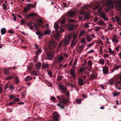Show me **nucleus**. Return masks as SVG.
Returning <instances> with one entry per match:
<instances>
[{
  "label": "nucleus",
  "instance_id": "22",
  "mask_svg": "<svg viewBox=\"0 0 121 121\" xmlns=\"http://www.w3.org/2000/svg\"><path fill=\"white\" fill-rule=\"evenodd\" d=\"M36 16V14L34 13H32L28 15H26V17L28 18V17H30L31 16Z\"/></svg>",
  "mask_w": 121,
  "mask_h": 121
},
{
  "label": "nucleus",
  "instance_id": "64",
  "mask_svg": "<svg viewBox=\"0 0 121 121\" xmlns=\"http://www.w3.org/2000/svg\"><path fill=\"white\" fill-rule=\"evenodd\" d=\"M94 52V50H93L91 49V50L89 52V53H93Z\"/></svg>",
  "mask_w": 121,
  "mask_h": 121
},
{
  "label": "nucleus",
  "instance_id": "33",
  "mask_svg": "<svg viewBox=\"0 0 121 121\" xmlns=\"http://www.w3.org/2000/svg\"><path fill=\"white\" fill-rule=\"evenodd\" d=\"M86 39L87 41L88 42H90L91 40V36L88 35L87 36Z\"/></svg>",
  "mask_w": 121,
  "mask_h": 121
},
{
  "label": "nucleus",
  "instance_id": "48",
  "mask_svg": "<svg viewBox=\"0 0 121 121\" xmlns=\"http://www.w3.org/2000/svg\"><path fill=\"white\" fill-rule=\"evenodd\" d=\"M3 9L5 10H7V6L5 4H3Z\"/></svg>",
  "mask_w": 121,
  "mask_h": 121
},
{
  "label": "nucleus",
  "instance_id": "8",
  "mask_svg": "<svg viewBox=\"0 0 121 121\" xmlns=\"http://www.w3.org/2000/svg\"><path fill=\"white\" fill-rule=\"evenodd\" d=\"M47 60H52L53 56V54L52 52H47L46 53Z\"/></svg>",
  "mask_w": 121,
  "mask_h": 121
},
{
  "label": "nucleus",
  "instance_id": "23",
  "mask_svg": "<svg viewBox=\"0 0 121 121\" xmlns=\"http://www.w3.org/2000/svg\"><path fill=\"white\" fill-rule=\"evenodd\" d=\"M68 16L69 17H74V13L72 12H70L68 13Z\"/></svg>",
  "mask_w": 121,
  "mask_h": 121
},
{
  "label": "nucleus",
  "instance_id": "29",
  "mask_svg": "<svg viewBox=\"0 0 121 121\" xmlns=\"http://www.w3.org/2000/svg\"><path fill=\"white\" fill-rule=\"evenodd\" d=\"M6 30L5 28H2L1 30V33L3 35L5 34L6 33Z\"/></svg>",
  "mask_w": 121,
  "mask_h": 121
},
{
  "label": "nucleus",
  "instance_id": "56",
  "mask_svg": "<svg viewBox=\"0 0 121 121\" xmlns=\"http://www.w3.org/2000/svg\"><path fill=\"white\" fill-rule=\"evenodd\" d=\"M9 71L7 69H5L4 70V73L5 75H7L9 73Z\"/></svg>",
  "mask_w": 121,
  "mask_h": 121
},
{
  "label": "nucleus",
  "instance_id": "34",
  "mask_svg": "<svg viewBox=\"0 0 121 121\" xmlns=\"http://www.w3.org/2000/svg\"><path fill=\"white\" fill-rule=\"evenodd\" d=\"M97 43L101 45H103V43L102 41L100 39H99L97 41Z\"/></svg>",
  "mask_w": 121,
  "mask_h": 121
},
{
  "label": "nucleus",
  "instance_id": "9",
  "mask_svg": "<svg viewBox=\"0 0 121 121\" xmlns=\"http://www.w3.org/2000/svg\"><path fill=\"white\" fill-rule=\"evenodd\" d=\"M76 34H74L73 35V39L71 44V46H74L76 45L77 42L76 38Z\"/></svg>",
  "mask_w": 121,
  "mask_h": 121
},
{
  "label": "nucleus",
  "instance_id": "35",
  "mask_svg": "<svg viewBox=\"0 0 121 121\" xmlns=\"http://www.w3.org/2000/svg\"><path fill=\"white\" fill-rule=\"evenodd\" d=\"M115 18L116 21L117 22H119L121 21V19L118 16H115Z\"/></svg>",
  "mask_w": 121,
  "mask_h": 121
},
{
  "label": "nucleus",
  "instance_id": "47",
  "mask_svg": "<svg viewBox=\"0 0 121 121\" xmlns=\"http://www.w3.org/2000/svg\"><path fill=\"white\" fill-rule=\"evenodd\" d=\"M88 65L90 66L92 65V62L91 61H89L87 63Z\"/></svg>",
  "mask_w": 121,
  "mask_h": 121
},
{
  "label": "nucleus",
  "instance_id": "54",
  "mask_svg": "<svg viewBox=\"0 0 121 121\" xmlns=\"http://www.w3.org/2000/svg\"><path fill=\"white\" fill-rule=\"evenodd\" d=\"M31 73L32 74H34L36 76L37 75V73H35L34 71H32L31 72Z\"/></svg>",
  "mask_w": 121,
  "mask_h": 121
},
{
  "label": "nucleus",
  "instance_id": "17",
  "mask_svg": "<svg viewBox=\"0 0 121 121\" xmlns=\"http://www.w3.org/2000/svg\"><path fill=\"white\" fill-rule=\"evenodd\" d=\"M103 73L104 74H106L108 72V67H104L103 69Z\"/></svg>",
  "mask_w": 121,
  "mask_h": 121
},
{
  "label": "nucleus",
  "instance_id": "44",
  "mask_svg": "<svg viewBox=\"0 0 121 121\" xmlns=\"http://www.w3.org/2000/svg\"><path fill=\"white\" fill-rule=\"evenodd\" d=\"M16 103L14 101H11L10 102V103H9L8 104V105H13V104H15Z\"/></svg>",
  "mask_w": 121,
  "mask_h": 121
},
{
  "label": "nucleus",
  "instance_id": "3",
  "mask_svg": "<svg viewBox=\"0 0 121 121\" xmlns=\"http://www.w3.org/2000/svg\"><path fill=\"white\" fill-rule=\"evenodd\" d=\"M36 34L38 35V38L39 39H41V37H42L44 35H50L51 33V31L49 30H46L44 32V34H43L40 31H37L36 32Z\"/></svg>",
  "mask_w": 121,
  "mask_h": 121
},
{
  "label": "nucleus",
  "instance_id": "32",
  "mask_svg": "<svg viewBox=\"0 0 121 121\" xmlns=\"http://www.w3.org/2000/svg\"><path fill=\"white\" fill-rule=\"evenodd\" d=\"M106 16L104 12L101 13L100 14V17L102 18Z\"/></svg>",
  "mask_w": 121,
  "mask_h": 121
},
{
  "label": "nucleus",
  "instance_id": "2",
  "mask_svg": "<svg viewBox=\"0 0 121 121\" xmlns=\"http://www.w3.org/2000/svg\"><path fill=\"white\" fill-rule=\"evenodd\" d=\"M54 27L56 33L54 34L53 36L56 40L57 41H59L60 39L59 37L60 33V32L58 31L59 28V25L55 23L54 24Z\"/></svg>",
  "mask_w": 121,
  "mask_h": 121
},
{
  "label": "nucleus",
  "instance_id": "30",
  "mask_svg": "<svg viewBox=\"0 0 121 121\" xmlns=\"http://www.w3.org/2000/svg\"><path fill=\"white\" fill-rule=\"evenodd\" d=\"M79 72L80 73H84L85 72V69L84 67H81L80 69Z\"/></svg>",
  "mask_w": 121,
  "mask_h": 121
},
{
  "label": "nucleus",
  "instance_id": "15",
  "mask_svg": "<svg viewBox=\"0 0 121 121\" xmlns=\"http://www.w3.org/2000/svg\"><path fill=\"white\" fill-rule=\"evenodd\" d=\"M37 24H36L35 23L33 26H34L35 29L37 30H38V25H39V26H40L42 28H43L44 27V26L43 25L40 24L39 22H38Z\"/></svg>",
  "mask_w": 121,
  "mask_h": 121
},
{
  "label": "nucleus",
  "instance_id": "11",
  "mask_svg": "<svg viewBox=\"0 0 121 121\" xmlns=\"http://www.w3.org/2000/svg\"><path fill=\"white\" fill-rule=\"evenodd\" d=\"M92 73L90 75L91 77L90 78H88V79H89L90 80L92 81V79L95 78L97 75L96 73L94 71H92Z\"/></svg>",
  "mask_w": 121,
  "mask_h": 121
},
{
  "label": "nucleus",
  "instance_id": "10",
  "mask_svg": "<svg viewBox=\"0 0 121 121\" xmlns=\"http://www.w3.org/2000/svg\"><path fill=\"white\" fill-rule=\"evenodd\" d=\"M77 27L76 25L70 24L68 26V28L69 31H72L74 30Z\"/></svg>",
  "mask_w": 121,
  "mask_h": 121
},
{
  "label": "nucleus",
  "instance_id": "7",
  "mask_svg": "<svg viewBox=\"0 0 121 121\" xmlns=\"http://www.w3.org/2000/svg\"><path fill=\"white\" fill-rule=\"evenodd\" d=\"M57 44V43L55 41L52 40L50 43L49 46L51 49L54 48L56 47Z\"/></svg>",
  "mask_w": 121,
  "mask_h": 121
},
{
  "label": "nucleus",
  "instance_id": "25",
  "mask_svg": "<svg viewBox=\"0 0 121 121\" xmlns=\"http://www.w3.org/2000/svg\"><path fill=\"white\" fill-rule=\"evenodd\" d=\"M99 63L102 65L104 64L105 62V60L103 58H101L99 59V61H98Z\"/></svg>",
  "mask_w": 121,
  "mask_h": 121
},
{
  "label": "nucleus",
  "instance_id": "41",
  "mask_svg": "<svg viewBox=\"0 0 121 121\" xmlns=\"http://www.w3.org/2000/svg\"><path fill=\"white\" fill-rule=\"evenodd\" d=\"M15 97V96L14 95H10L9 98L10 99H12L14 98Z\"/></svg>",
  "mask_w": 121,
  "mask_h": 121
},
{
  "label": "nucleus",
  "instance_id": "43",
  "mask_svg": "<svg viewBox=\"0 0 121 121\" xmlns=\"http://www.w3.org/2000/svg\"><path fill=\"white\" fill-rule=\"evenodd\" d=\"M62 79V76L60 75L58 76V77L57 80L58 81L61 80Z\"/></svg>",
  "mask_w": 121,
  "mask_h": 121
},
{
  "label": "nucleus",
  "instance_id": "28",
  "mask_svg": "<svg viewBox=\"0 0 121 121\" xmlns=\"http://www.w3.org/2000/svg\"><path fill=\"white\" fill-rule=\"evenodd\" d=\"M85 31H84L83 30H81V31L79 35V37H81L83 34L85 35Z\"/></svg>",
  "mask_w": 121,
  "mask_h": 121
},
{
  "label": "nucleus",
  "instance_id": "62",
  "mask_svg": "<svg viewBox=\"0 0 121 121\" xmlns=\"http://www.w3.org/2000/svg\"><path fill=\"white\" fill-rule=\"evenodd\" d=\"M84 26L86 28H89V26L88 25V23H86L84 24Z\"/></svg>",
  "mask_w": 121,
  "mask_h": 121
},
{
  "label": "nucleus",
  "instance_id": "18",
  "mask_svg": "<svg viewBox=\"0 0 121 121\" xmlns=\"http://www.w3.org/2000/svg\"><path fill=\"white\" fill-rule=\"evenodd\" d=\"M49 65L48 64L45 63L43 62V64L42 65V68L43 69H45L48 68Z\"/></svg>",
  "mask_w": 121,
  "mask_h": 121
},
{
  "label": "nucleus",
  "instance_id": "14",
  "mask_svg": "<svg viewBox=\"0 0 121 121\" xmlns=\"http://www.w3.org/2000/svg\"><path fill=\"white\" fill-rule=\"evenodd\" d=\"M61 99L62 100L63 103L65 104H66L68 103L69 100L66 98H65L64 96L61 95Z\"/></svg>",
  "mask_w": 121,
  "mask_h": 121
},
{
  "label": "nucleus",
  "instance_id": "21",
  "mask_svg": "<svg viewBox=\"0 0 121 121\" xmlns=\"http://www.w3.org/2000/svg\"><path fill=\"white\" fill-rule=\"evenodd\" d=\"M41 63L39 62H38L35 65V67L37 69H39L41 68Z\"/></svg>",
  "mask_w": 121,
  "mask_h": 121
},
{
  "label": "nucleus",
  "instance_id": "40",
  "mask_svg": "<svg viewBox=\"0 0 121 121\" xmlns=\"http://www.w3.org/2000/svg\"><path fill=\"white\" fill-rule=\"evenodd\" d=\"M15 79L16 81V84H18L19 83V80L18 78L17 77H16L15 78Z\"/></svg>",
  "mask_w": 121,
  "mask_h": 121
},
{
  "label": "nucleus",
  "instance_id": "58",
  "mask_svg": "<svg viewBox=\"0 0 121 121\" xmlns=\"http://www.w3.org/2000/svg\"><path fill=\"white\" fill-rule=\"evenodd\" d=\"M113 68L115 70H117L119 68L118 65L114 67Z\"/></svg>",
  "mask_w": 121,
  "mask_h": 121
},
{
  "label": "nucleus",
  "instance_id": "39",
  "mask_svg": "<svg viewBox=\"0 0 121 121\" xmlns=\"http://www.w3.org/2000/svg\"><path fill=\"white\" fill-rule=\"evenodd\" d=\"M109 52L110 53L112 54H113L114 53V52L113 51H112L111 48H110L109 49Z\"/></svg>",
  "mask_w": 121,
  "mask_h": 121
},
{
  "label": "nucleus",
  "instance_id": "59",
  "mask_svg": "<svg viewBox=\"0 0 121 121\" xmlns=\"http://www.w3.org/2000/svg\"><path fill=\"white\" fill-rule=\"evenodd\" d=\"M100 7V5H97L96 6H95L94 8L95 9H98L99 7Z\"/></svg>",
  "mask_w": 121,
  "mask_h": 121
},
{
  "label": "nucleus",
  "instance_id": "46",
  "mask_svg": "<svg viewBox=\"0 0 121 121\" xmlns=\"http://www.w3.org/2000/svg\"><path fill=\"white\" fill-rule=\"evenodd\" d=\"M113 95L114 96H117L119 95V94H118L117 92H115L114 93Z\"/></svg>",
  "mask_w": 121,
  "mask_h": 121
},
{
  "label": "nucleus",
  "instance_id": "1",
  "mask_svg": "<svg viewBox=\"0 0 121 121\" xmlns=\"http://www.w3.org/2000/svg\"><path fill=\"white\" fill-rule=\"evenodd\" d=\"M113 2L114 4H116L115 8L117 10L121 11V2L119 1L117 3L116 0H109L108 1L107 4V10L109 11L113 7Z\"/></svg>",
  "mask_w": 121,
  "mask_h": 121
},
{
  "label": "nucleus",
  "instance_id": "42",
  "mask_svg": "<svg viewBox=\"0 0 121 121\" xmlns=\"http://www.w3.org/2000/svg\"><path fill=\"white\" fill-rule=\"evenodd\" d=\"M13 100L14 102H18L20 101V99L16 97Z\"/></svg>",
  "mask_w": 121,
  "mask_h": 121
},
{
  "label": "nucleus",
  "instance_id": "51",
  "mask_svg": "<svg viewBox=\"0 0 121 121\" xmlns=\"http://www.w3.org/2000/svg\"><path fill=\"white\" fill-rule=\"evenodd\" d=\"M75 21L74 19H70L69 20V22H70L73 23L75 22Z\"/></svg>",
  "mask_w": 121,
  "mask_h": 121
},
{
  "label": "nucleus",
  "instance_id": "50",
  "mask_svg": "<svg viewBox=\"0 0 121 121\" xmlns=\"http://www.w3.org/2000/svg\"><path fill=\"white\" fill-rule=\"evenodd\" d=\"M63 27V26H60V31L62 32L64 31L65 30L64 29H62Z\"/></svg>",
  "mask_w": 121,
  "mask_h": 121
},
{
  "label": "nucleus",
  "instance_id": "13",
  "mask_svg": "<svg viewBox=\"0 0 121 121\" xmlns=\"http://www.w3.org/2000/svg\"><path fill=\"white\" fill-rule=\"evenodd\" d=\"M112 41L113 42L116 43H117L119 42L118 37L116 35H114L112 37Z\"/></svg>",
  "mask_w": 121,
  "mask_h": 121
},
{
  "label": "nucleus",
  "instance_id": "31",
  "mask_svg": "<svg viewBox=\"0 0 121 121\" xmlns=\"http://www.w3.org/2000/svg\"><path fill=\"white\" fill-rule=\"evenodd\" d=\"M75 101L78 104H80L81 103V99H77Z\"/></svg>",
  "mask_w": 121,
  "mask_h": 121
},
{
  "label": "nucleus",
  "instance_id": "55",
  "mask_svg": "<svg viewBox=\"0 0 121 121\" xmlns=\"http://www.w3.org/2000/svg\"><path fill=\"white\" fill-rule=\"evenodd\" d=\"M76 65V62L75 61H74L73 63V66H72V68H74L75 67V66Z\"/></svg>",
  "mask_w": 121,
  "mask_h": 121
},
{
  "label": "nucleus",
  "instance_id": "61",
  "mask_svg": "<svg viewBox=\"0 0 121 121\" xmlns=\"http://www.w3.org/2000/svg\"><path fill=\"white\" fill-rule=\"evenodd\" d=\"M85 13V10L84 9L81 12H80V13L82 15H83L84 14V13Z\"/></svg>",
  "mask_w": 121,
  "mask_h": 121
},
{
  "label": "nucleus",
  "instance_id": "37",
  "mask_svg": "<svg viewBox=\"0 0 121 121\" xmlns=\"http://www.w3.org/2000/svg\"><path fill=\"white\" fill-rule=\"evenodd\" d=\"M66 21V20L65 18H63L62 19L60 20L61 23V24H63Z\"/></svg>",
  "mask_w": 121,
  "mask_h": 121
},
{
  "label": "nucleus",
  "instance_id": "20",
  "mask_svg": "<svg viewBox=\"0 0 121 121\" xmlns=\"http://www.w3.org/2000/svg\"><path fill=\"white\" fill-rule=\"evenodd\" d=\"M70 74L72 76L74 77L75 76V70L73 69H71L70 70Z\"/></svg>",
  "mask_w": 121,
  "mask_h": 121
},
{
  "label": "nucleus",
  "instance_id": "26",
  "mask_svg": "<svg viewBox=\"0 0 121 121\" xmlns=\"http://www.w3.org/2000/svg\"><path fill=\"white\" fill-rule=\"evenodd\" d=\"M63 58V57L62 56H58L57 58L58 62L59 63H60L62 61Z\"/></svg>",
  "mask_w": 121,
  "mask_h": 121
},
{
  "label": "nucleus",
  "instance_id": "6",
  "mask_svg": "<svg viewBox=\"0 0 121 121\" xmlns=\"http://www.w3.org/2000/svg\"><path fill=\"white\" fill-rule=\"evenodd\" d=\"M53 121H59V116L58 113L55 112L53 114Z\"/></svg>",
  "mask_w": 121,
  "mask_h": 121
},
{
  "label": "nucleus",
  "instance_id": "4",
  "mask_svg": "<svg viewBox=\"0 0 121 121\" xmlns=\"http://www.w3.org/2000/svg\"><path fill=\"white\" fill-rule=\"evenodd\" d=\"M72 37V35L71 34H70L68 36L67 39H65L63 41L64 45L65 46H66L68 45L70 43V40Z\"/></svg>",
  "mask_w": 121,
  "mask_h": 121
},
{
  "label": "nucleus",
  "instance_id": "12",
  "mask_svg": "<svg viewBox=\"0 0 121 121\" xmlns=\"http://www.w3.org/2000/svg\"><path fill=\"white\" fill-rule=\"evenodd\" d=\"M83 45L80 46L79 47H78L76 49L77 52H79L80 53H81L83 51Z\"/></svg>",
  "mask_w": 121,
  "mask_h": 121
},
{
  "label": "nucleus",
  "instance_id": "24",
  "mask_svg": "<svg viewBox=\"0 0 121 121\" xmlns=\"http://www.w3.org/2000/svg\"><path fill=\"white\" fill-rule=\"evenodd\" d=\"M98 23L99 25H105L106 24L104 22V21L102 20L101 19H100L98 21Z\"/></svg>",
  "mask_w": 121,
  "mask_h": 121
},
{
  "label": "nucleus",
  "instance_id": "52",
  "mask_svg": "<svg viewBox=\"0 0 121 121\" xmlns=\"http://www.w3.org/2000/svg\"><path fill=\"white\" fill-rule=\"evenodd\" d=\"M63 43V41H61L60 42V43L58 44V46L59 48L60 47L62 46Z\"/></svg>",
  "mask_w": 121,
  "mask_h": 121
},
{
  "label": "nucleus",
  "instance_id": "16",
  "mask_svg": "<svg viewBox=\"0 0 121 121\" xmlns=\"http://www.w3.org/2000/svg\"><path fill=\"white\" fill-rule=\"evenodd\" d=\"M78 80V83L80 86H82L84 84V81L83 79L79 78Z\"/></svg>",
  "mask_w": 121,
  "mask_h": 121
},
{
  "label": "nucleus",
  "instance_id": "60",
  "mask_svg": "<svg viewBox=\"0 0 121 121\" xmlns=\"http://www.w3.org/2000/svg\"><path fill=\"white\" fill-rule=\"evenodd\" d=\"M102 10V8H99L98 11V12L99 13H100L101 12V10Z\"/></svg>",
  "mask_w": 121,
  "mask_h": 121
},
{
  "label": "nucleus",
  "instance_id": "38",
  "mask_svg": "<svg viewBox=\"0 0 121 121\" xmlns=\"http://www.w3.org/2000/svg\"><path fill=\"white\" fill-rule=\"evenodd\" d=\"M48 74L49 76L50 77H52V73L50 71H48Z\"/></svg>",
  "mask_w": 121,
  "mask_h": 121
},
{
  "label": "nucleus",
  "instance_id": "49",
  "mask_svg": "<svg viewBox=\"0 0 121 121\" xmlns=\"http://www.w3.org/2000/svg\"><path fill=\"white\" fill-rule=\"evenodd\" d=\"M41 52V50L40 49H39L37 50L36 52V54L37 55H38Z\"/></svg>",
  "mask_w": 121,
  "mask_h": 121
},
{
  "label": "nucleus",
  "instance_id": "63",
  "mask_svg": "<svg viewBox=\"0 0 121 121\" xmlns=\"http://www.w3.org/2000/svg\"><path fill=\"white\" fill-rule=\"evenodd\" d=\"M69 91H67L66 93V95L68 97H69Z\"/></svg>",
  "mask_w": 121,
  "mask_h": 121
},
{
  "label": "nucleus",
  "instance_id": "45",
  "mask_svg": "<svg viewBox=\"0 0 121 121\" xmlns=\"http://www.w3.org/2000/svg\"><path fill=\"white\" fill-rule=\"evenodd\" d=\"M118 84H120L121 85V81H117L115 84V85L116 86V87H117V85ZM117 87H118L117 86Z\"/></svg>",
  "mask_w": 121,
  "mask_h": 121
},
{
  "label": "nucleus",
  "instance_id": "36",
  "mask_svg": "<svg viewBox=\"0 0 121 121\" xmlns=\"http://www.w3.org/2000/svg\"><path fill=\"white\" fill-rule=\"evenodd\" d=\"M109 84L111 85H112L114 84V81L112 79H110L109 81Z\"/></svg>",
  "mask_w": 121,
  "mask_h": 121
},
{
  "label": "nucleus",
  "instance_id": "27",
  "mask_svg": "<svg viewBox=\"0 0 121 121\" xmlns=\"http://www.w3.org/2000/svg\"><path fill=\"white\" fill-rule=\"evenodd\" d=\"M32 79V78L30 76H28L26 77L25 79V81H28V80H31Z\"/></svg>",
  "mask_w": 121,
  "mask_h": 121
},
{
  "label": "nucleus",
  "instance_id": "57",
  "mask_svg": "<svg viewBox=\"0 0 121 121\" xmlns=\"http://www.w3.org/2000/svg\"><path fill=\"white\" fill-rule=\"evenodd\" d=\"M109 56V55L107 54H105L103 55V57L104 58H105L106 57H108Z\"/></svg>",
  "mask_w": 121,
  "mask_h": 121
},
{
  "label": "nucleus",
  "instance_id": "53",
  "mask_svg": "<svg viewBox=\"0 0 121 121\" xmlns=\"http://www.w3.org/2000/svg\"><path fill=\"white\" fill-rule=\"evenodd\" d=\"M38 21L39 22V23H40L41 24H43V21L41 19H38Z\"/></svg>",
  "mask_w": 121,
  "mask_h": 121
},
{
  "label": "nucleus",
  "instance_id": "19",
  "mask_svg": "<svg viewBox=\"0 0 121 121\" xmlns=\"http://www.w3.org/2000/svg\"><path fill=\"white\" fill-rule=\"evenodd\" d=\"M59 102L60 103H59L57 105L61 109H63L64 108V105L62 104L61 103H62V101L61 100H59Z\"/></svg>",
  "mask_w": 121,
  "mask_h": 121
},
{
  "label": "nucleus",
  "instance_id": "5",
  "mask_svg": "<svg viewBox=\"0 0 121 121\" xmlns=\"http://www.w3.org/2000/svg\"><path fill=\"white\" fill-rule=\"evenodd\" d=\"M27 7L25 8L23 10V12L24 13H25L27 12L28 10L30 9L31 7H34L35 5V4H27Z\"/></svg>",
  "mask_w": 121,
  "mask_h": 121
}]
</instances>
